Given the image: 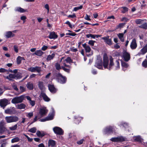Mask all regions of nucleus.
<instances>
[{
  "instance_id": "nucleus-47",
  "label": "nucleus",
  "mask_w": 147,
  "mask_h": 147,
  "mask_svg": "<svg viewBox=\"0 0 147 147\" xmlns=\"http://www.w3.org/2000/svg\"><path fill=\"white\" fill-rule=\"evenodd\" d=\"M20 140L19 139L18 137H16L13 138L11 140L12 143L17 142L19 141Z\"/></svg>"
},
{
  "instance_id": "nucleus-61",
  "label": "nucleus",
  "mask_w": 147,
  "mask_h": 147,
  "mask_svg": "<svg viewBox=\"0 0 147 147\" xmlns=\"http://www.w3.org/2000/svg\"><path fill=\"white\" fill-rule=\"evenodd\" d=\"M90 16L88 15L87 14H86L85 16L84 17V18L86 20L90 21L91 19L90 18Z\"/></svg>"
},
{
  "instance_id": "nucleus-32",
  "label": "nucleus",
  "mask_w": 147,
  "mask_h": 147,
  "mask_svg": "<svg viewBox=\"0 0 147 147\" xmlns=\"http://www.w3.org/2000/svg\"><path fill=\"white\" fill-rule=\"evenodd\" d=\"M36 134L37 136L40 137H42L45 135V134L43 132H40L39 131H37Z\"/></svg>"
},
{
  "instance_id": "nucleus-40",
  "label": "nucleus",
  "mask_w": 147,
  "mask_h": 147,
  "mask_svg": "<svg viewBox=\"0 0 147 147\" xmlns=\"http://www.w3.org/2000/svg\"><path fill=\"white\" fill-rule=\"evenodd\" d=\"M55 56V54L53 53L51 55H49L48 56L47 58V61H49L52 59Z\"/></svg>"
},
{
  "instance_id": "nucleus-25",
  "label": "nucleus",
  "mask_w": 147,
  "mask_h": 147,
  "mask_svg": "<svg viewBox=\"0 0 147 147\" xmlns=\"http://www.w3.org/2000/svg\"><path fill=\"white\" fill-rule=\"evenodd\" d=\"M118 142H121L127 140V138L122 136L117 137Z\"/></svg>"
},
{
  "instance_id": "nucleus-16",
  "label": "nucleus",
  "mask_w": 147,
  "mask_h": 147,
  "mask_svg": "<svg viewBox=\"0 0 147 147\" xmlns=\"http://www.w3.org/2000/svg\"><path fill=\"white\" fill-rule=\"evenodd\" d=\"M40 96L43 98V100L45 101L49 102L50 100V99L43 92H42L41 93Z\"/></svg>"
},
{
  "instance_id": "nucleus-56",
  "label": "nucleus",
  "mask_w": 147,
  "mask_h": 147,
  "mask_svg": "<svg viewBox=\"0 0 147 147\" xmlns=\"http://www.w3.org/2000/svg\"><path fill=\"white\" fill-rule=\"evenodd\" d=\"M65 67L63 66H61L62 69L65 71L67 73H69L70 71L69 69L65 68Z\"/></svg>"
},
{
  "instance_id": "nucleus-54",
  "label": "nucleus",
  "mask_w": 147,
  "mask_h": 147,
  "mask_svg": "<svg viewBox=\"0 0 147 147\" xmlns=\"http://www.w3.org/2000/svg\"><path fill=\"white\" fill-rule=\"evenodd\" d=\"M143 66L145 67H147V59H145L142 63Z\"/></svg>"
},
{
  "instance_id": "nucleus-55",
  "label": "nucleus",
  "mask_w": 147,
  "mask_h": 147,
  "mask_svg": "<svg viewBox=\"0 0 147 147\" xmlns=\"http://www.w3.org/2000/svg\"><path fill=\"white\" fill-rule=\"evenodd\" d=\"M86 37L88 38H89L91 37L92 38H95V36L94 35H93L91 34H89L86 35Z\"/></svg>"
},
{
  "instance_id": "nucleus-15",
  "label": "nucleus",
  "mask_w": 147,
  "mask_h": 147,
  "mask_svg": "<svg viewBox=\"0 0 147 147\" xmlns=\"http://www.w3.org/2000/svg\"><path fill=\"white\" fill-rule=\"evenodd\" d=\"M137 46V45L136 42V40L135 38L133 39L131 43L130 47L131 48L134 50L135 49Z\"/></svg>"
},
{
  "instance_id": "nucleus-17",
  "label": "nucleus",
  "mask_w": 147,
  "mask_h": 147,
  "mask_svg": "<svg viewBox=\"0 0 147 147\" xmlns=\"http://www.w3.org/2000/svg\"><path fill=\"white\" fill-rule=\"evenodd\" d=\"M121 65L122 67V69L124 71H125L126 70L127 68L129 66L128 64L127 63L122 61H121Z\"/></svg>"
},
{
  "instance_id": "nucleus-27",
  "label": "nucleus",
  "mask_w": 147,
  "mask_h": 147,
  "mask_svg": "<svg viewBox=\"0 0 147 147\" xmlns=\"http://www.w3.org/2000/svg\"><path fill=\"white\" fill-rule=\"evenodd\" d=\"M16 107V108L18 109H24L26 108V105L24 104L21 103L17 105Z\"/></svg>"
},
{
  "instance_id": "nucleus-23",
  "label": "nucleus",
  "mask_w": 147,
  "mask_h": 147,
  "mask_svg": "<svg viewBox=\"0 0 147 147\" xmlns=\"http://www.w3.org/2000/svg\"><path fill=\"white\" fill-rule=\"evenodd\" d=\"M43 54V52L41 50H39L35 51V53L33 54L32 55H35L38 56H41Z\"/></svg>"
},
{
  "instance_id": "nucleus-57",
  "label": "nucleus",
  "mask_w": 147,
  "mask_h": 147,
  "mask_svg": "<svg viewBox=\"0 0 147 147\" xmlns=\"http://www.w3.org/2000/svg\"><path fill=\"white\" fill-rule=\"evenodd\" d=\"M35 71H36L37 72H40L41 70V67H35Z\"/></svg>"
},
{
  "instance_id": "nucleus-8",
  "label": "nucleus",
  "mask_w": 147,
  "mask_h": 147,
  "mask_svg": "<svg viewBox=\"0 0 147 147\" xmlns=\"http://www.w3.org/2000/svg\"><path fill=\"white\" fill-rule=\"evenodd\" d=\"M122 57L125 61L127 62L130 59V55L125 50H124L123 52Z\"/></svg>"
},
{
  "instance_id": "nucleus-53",
  "label": "nucleus",
  "mask_w": 147,
  "mask_h": 147,
  "mask_svg": "<svg viewBox=\"0 0 147 147\" xmlns=\"http://www.w3.org/2000/svg\"><path fill=\"white\" fill-rule=\"evenodd\" d=\"M28 70L32 72L35 71V67H31L28 69Z\"/></svg>"
},
{
  "instance_id": "nucleus-13",
  "label": "nucleus",
  "mask_w": 147,
  "mask_h": 147,
  "mask_svg": "<svg viewBox=\"0 0 147 147\" xmlns=\"http://www.w3.org/2000/svg\"><path fill=\"white\" fill-rule=\"evenodd\" d=\"M47 110L46 109V108L43 107L40 109L39 111V114L41 116L45 115L47 113Z\"/></svg>"
},
{
  "instance_id": "nucleus-44",
  "label": "nucleus",
  "mask_w": 147,
  "mask_h": 147,
  "mask_svg": "<svg viewBox=\"0 0 147 147\" xmlns=\"http://www.w3.org/2000/svg\"><path fill=\"white\" fill-rule=\"evenodd\" d=\"M33 112H32L26 113V116L29 118H30L33 116Z\"/></svg>"
},
{
  "instance_id": "nucleus-14",
  "label": "nucleus",
  "mask_w": 147,
  "mask_h": 147,
  "mask_svg": "<svg viewBox=\"0 0 147 147\" xmlns=\"http://www.w3.org/2000/svg\"><path fill=\"white\" fill-rule=\"evenodd\" d=\"M102 39L104 40L105 42L109 45H112L111 40V39L109 38V36H108L102 37Z\"/></svg>"
},
{
  "instance_id": "nucleus-63",
  "label": "nucleus",
  "mask_w": 147,
  "mask_h": 147,
  "mask_svg": "<svg viewBox=\"0 0 147 147\" xmlns=\"http://www.w3.org/2000/svg\"><path fill=\"white\" fill-rule=\"evenodd\" d=\"M13 88V89L17 92H19V90L18 88H17V86L16 85H13L12 86Z\"/></svg>"
},
{
  "instance_id": "nucleus-26",
  "label": "nucleus",
  "mask_w": 147,
  "mask_h": 147,
  "mask_svg": "<svg viewBox=\"0 0 147 147\" xmlns=\"http://www.w3.org/2000/svg\"><path fill=\"white\" fill-rule=\"evenodd\" d=\"M50 91L52 93H55L56 91V90L54 87L53 85H49L48 86Z\"/></svg>"
},
{
  "instance_id": "nucleus-58",
  "label": "nucleus",
  "mask_w": 147,
  "mask_h": 147,
  "mask_svg": "<svg viewBox=\"0 0 147 147\" xmlns=\"http://www.w3.org/2000/svg\"><path fill=\"white\" fill-rule=\"evenodd\" d=\"M13 49L14 51L16 53L18 52V47L16 45H14L13 46Z\"/></svg>"
},
{
  "instance_id": "nucleus-45",
  "label": "nucleus",
  "mask_w": 147,
  "mask_h": 147,
  "mask_svg": "<svg viewBox=\"0 0 147 147\" xmlns=\"http://www.w3.org/2000/svg\"><path fill=\"white\" fill-rule=\"evenodd\" d=\"M17 124H16L13 126L9 127V129L11 131L15 130L17 129Z\"/></svg>"
},
{
  "instance_id": "nucleus-59",
  "label": "nucleus",
  "mask_w": 147,
  "mask_h": 147,
  "mask_svg": "<svg viewBox=\"0 0 147 147\" xmlns=\"http://www.w3.org/2000/svg\"><path fill=\"white\" fill-rule=\"evenodd\" d=\"M95 42V41L92 40H90L88 42V44L92 46L94 45V43Z\"/></svg>"
},
{
  "instance_id": "nucleus-1",
  "label": "nucleus",
  "mask_w": 147,
  "mask_h": 147,
  "mask_svg": "<svg viewBox=\"0 0 147 147\" xmlns=\"http://www.w3.org/2000/svg\"><path fill=\"white\" fill-rule=\"evenodd\" d=\"M103 65L105 69L111 70L114 65L115 69H118L120 68V63L119 60H116L114 65L113 63V59L110 56L108 57L107 55H104L103 58Z\"/></svg>"
},
{
  "instance_id": "nucleus-34",
  "label": "nucleus",
  "mask_w": 147,
  "mask_h": 147,
  "mask_svg": "<svg viewBox=\"0 0 147 147\" xmlns=\"http://www.w3.org/2000/svg\"><path fill=\"white\" fill-rule=\"evenodd\" d=\"M118 36L122 42H124V39L123 38L124 34L119 33L118 35Z\"/></svg>"
},
{
  "instance_id": "nucleus-31",
  "label": "nucleus",
  "mask_w": 147,
  "mask_h": 147,
  "mask_svg": "<svg viewBox=\"0 0 147 147\" xmlns=\"http://www.w3.org/2000/svg\"><path fill=\"white\" fill-rule=\"evenodd\" d=\"M75 121L76 123H79L80 121L83 118L81 117H79L78 116H75Z\"/></svg>"
},
{
  "instance_id": "nucleus-18",
  "label": "nucleus",
  "mask_w": 147,
  "mask_h": 147,
  "mask_svg": "<svg viewBox=\"0 0 147 147\" xmlns=\"http://www.w3.org/2000/svg\"><path fill=\"white\" fill-rule=\"evenodd\" d=\"M3 77L6 79H7L9 80H11L12 79H16L15 75L10 74L8 76H3Z\"/></svg>"
},
{
  "instance_id": "nucleus-64",
  "label": "nucleus",
  "mask_w": 147,
  "mask_h": 147,
  "mask_svg": "<svg viewBox=\"0 0 147 147\" xmlns=\"http://www.w3.org/2000/svg\"><path fill=\"white\" fill-rule=\"evenodd\" d=\"M48 48V46L44 45L41 48V50L43 51H45Z\"/></svg>"
},
{
  "instance_id": "nucleus-12",
  "label": "nucleus",
  "mask_w": 147,
  "mask_h": 147,
  "mask_svg": "<svg viewBox=\"0 0 147 147\" xmlns=\"http://www.w3.org/2000/svg\"><path fill=\"white\" fill-rule=\"evenodd\" d=\"M147 52V44L142 49L140 52L138 53V55L140 56V55H144Z\"/></svg>"
},
{
  "instance_id": "nucleus-38",
  "label": "nucleus",
  "mask_w": 147,
  "mask_h": 147,
  "mask_svg": "<svg viewBox=\"0 0 147 147\" xmlns=\"http://www.w3.org/2000/svg\"><path fill=\"white\" fill-rule=\"evenodd\" d=\"M135 22L136 24H141L143 23L144 20H142L141 19H137L135 20Z\"/></svg>"
},
{
  "instance_id": "nucleus-10",
  "label": "nucleus",
  "mask_w": 147,
  "mask_h": 147,
  "mask_svg": "<svg viewBox=\"0 0 147 147\" xmlns=\"http://www.w3.org/2000/svg\"><path fill=\"white\" fill-rule=\"evenodd\" d=\"M9 103L8 100L6 98L0 100V106L3 109Z\"/></svg>"
},
{
  "instance_id": "nucleus-24",
  "label": "nucleus",
  "mask_w": 147,
  "mask_h": 147,
  "mask_svg": "<svg viewBox=\"0 0 147 147\" xmlns=\"http://www.w3.org/2000/svg\"><path fill=\"white\" fill-rule=\"evenodd\" d=\"M57 37V35L54 32H52L50 33L48 37L50 39H55Z\"/></svg>"
},
{
  "instance_id": "nucleus-49",
  "label": "nucleus",
  "mask_w": 147,
  "mask_h": 147,
  "mask_svg": "<svg viewBox=\"0 0 147 147\" xmlns=\"http://www.w3.org/2000/svg\"><path fill=\"white\" fill-rule=\"evenodd\" d=\"M128 9L126 7H123L121 8V12L123 13H124L128 11Z\"/></svg>"
},
{
  "instance_id": "nucleus-41",
  "label": "nucleus",
  "mask_w": 147,
  "mask_h": 147,
  "mask_svg": "<svg viewBox=\"0 0 147 147\" xmlns=\"http://www.w3.org/2000/svg\"><path fill=\"white\" fill-rule=\"evenodd\" d=\"M142 24L139 26V27L145 29L147 28V24L146 22L144 23L143 22V23Z\"/></svg>"
},
{
  "instance_id": "nucleus-33",
  "label": "nucleus",
  "mask_w": 147,
  "mask_h": 147,
  "mask_svg": "<svg viewBox=\"0 0 147 147\" xmlns=\"http://www.w3.org/2000/svg\"><path fill=\"white\" fill-rule=\"evenodd\" d=\"M26 86L27 88L29 90H32L33 88V84L30 82L27 84Z\"/></svg>"
},
{
  "instance_id": "nucleus-36",
  "label": "nucleus",
  "mask_w": 147,
  "mask_h": 147,
  "mask_svg": "<svg viewBox=\"0 0 147 147\" xmlns=\"http://www.w3.org/2000/svg\"><path fill=\"white\" fill-rule=\"evenodd\" d=\"M26 88L25 87L21 86H20L19 90L18 92L20 93H22L26 90Z\"/></svg>"
},
{
  "instance_id": "nucleus-52",
  "label": "nucleus",
  "mask_w": 147,
  "mask_h": 147,
  "mask_svg": "<svg viewBox=\"0 0 147 147\" xmlns=\"http://www.w3.org/2000/svg\"><path fill=\"white\" fill-rule=\"evenodd\" d=\"M16 76V79H20L22 77V74L21 73H18L16 75H15Z\"/></svg>"
},
{
  "instance_id": "nucleus-35",
  "label": "nucleus",
  "mask_w": 147,
  "mask_h": 147,
  "mask_svg": "<svg viewBox=\"0 0 147 147\" xmlns=\"http://www.w3.org/2000/svg\"><path fill=\"white\" fill-rule=\"evenodd\" d=\"M7 129L4 127H0V134H2Z\"/></svg>"
},
{
  "instance_id": "nucleus-37",
  "label": "nucleus",
  "mask_w": 147,
  "mask_h": 147,
  "mask_svg": "<svg viewBox=\"0 0 147 147\" xmlns=\"http://www.w3.org/2000/svg\"><path fill=\"white\" fill-rule=\"evenodd\" d=\"M38 87L42 90H44L45 87L43 85V83L42 82H39L38 83Z\"/></svg>"
},
{
  "instance_id": "nucleus-5",
  "label": "nucleus",
  "mask_w": 147,
  "mask_h": 147,
  "mask_svg": "<svg viewBox=\"0 0 147 147\" xmlns=\"http://www.w3.org/2000/svg\"><path fill=\"white\" fill-rule=\"evenodd\" d=\"M95 66L99 69H103L102 61L101 57H98L97 58L95 63Z\"/></svg>"
},
{
  "instance_id": "nucleus-7",
  "label": "nucleus",
  "mask_w": 147,
  "mask_h": 147,
  "mask_svg": "<svg viewBox=\"0 0 147 147\" xmlns=\"http://www.w3.org/2000/svg\"><path fill=\"white\" fill-rule=\"evenodd\" d=\"M51 110L52 113L50 115H49L45 119H42L40 120L41 122H44L47 121L51 120L53 119L54 114V110L53 108H51Z\"/></svg>"
},
{
  "instance_id": "nucleus-6",
  "label": "nucleus",
  "mask_w": 147,
  "mask_h": 147,
  "mask_svg": "<svg viewBox=\"0 0 147 147\" xmlns=\"http://www.w3.org/2000/svg\"><path fill=\"white\" fill-rule=\"evenodd\" d=\"M58 81L61 84L65 83L66 81L65 77L63 76L60 73L57 74Z\"/></svg>"
},
{
  "instance_id": "nucleus-51",
  "label": "nucleus",
  "mask_w": 147,
  "mask_h": 147,
  "mask_svg": "<svg viewBox=\"0 0 147 147\" xmlns=\"http://www.w3.org/2000/svg\"><path fill=\"white\" fill-rule=\"evenodd\" d=\"M36 128L35 127H33L30 129L28 131L32 133H34L36 132Z\"/></svg>"
},
{
  "instance_id": "nucleus-46",
  "label": "nucleus",
  "mask_w": 147,
  "mask_h": 147,
  "mask_svg": "<svg viewBox=\"0 0 147 147\" xmlns=\"http://www.w3.org/2000/svg\"><path fill=\"white\" fill-rule=\"evenodd\" d=\"M22 59H23V58L20 56H19L18 57L17 59V62L18 64H20L21 63L22 60Z\"/></svg>"
},
{
  "instance_id": "nucleus-4",
  "label": "nucleus",
  "mask_w": 147,
  "mask_h": 147,
  "mask_svg": "<svg viewBox=\"0 0 147 147\" xmlns=\"http://www.w3.org/2000/svg\"><path fill=\"white\" fill-rule=\"evenodd\" d=\"M115 127L114 126L107 127L103 130L104 133L105 134H109L113 133L115 131Z\"/></svg>"
},
{
  "instance_id": "nucleus-62",
  "label": "nucleus",
  "mask_w": 147,
  "mask_h": 147,
  "mask_svg": "<svg viewBox=\"0 0 147 147\" xmlns=\"http://www.w3.org/2000/svg\"><path fill=\"white\" fill-rule=\"evenodd\" d=\"M84 141V139H82L78 141L77 142V143L78 144H79V145L83 143Z\"/></svg>"
},
{
  "instance_id": "nucleus-29",
  "label": "nucleus",
  "mask_w": 147,
  "mask_h": 147,
  "mask_svg": "<svg viewBox=\"0 0 147 147\" xmlns=\"http://www.w3.org/2000/svg\"><path fill=\"white\" fill-rule=\"evenodd\" d=\"M48 142L49 146L53 147L55 146L56 144L55 141L52 140H49Z\"/></svg>"
},
{
  "instance_id": "nucleus-39",
  "label": "nucleus",
  "mask_w": 147,
  "mask_h": 147,
  "mask_svg": "<svg viewBox=\"0 0 147 147\" xmlns=\"http://www.w3.org/2000/svg\"><path fill=\"white\" fill-rule=\"evenodd\" d=\"M134 140L136 141L140 142L141 141L142 139L140 136H134L133 138Z\"/></svg>"
},
{
  "instance_id": "nucleus-60",
  "label": "nucleus",
  "mask_w": 147,
  "mask_h": 147,
  "mask_svg": "<svg viewBox=\"0 0 147 147\" xmlns=\"http://www.w3.org/2000/svg\"><path fill=\"white\" fill-rule=\"evenodd\" d=\"M111 140L112 142H118L117 137L112 138L111 139Z\"/></svg>"
},
{
  "instance_id": "nucleus-42",
  "label": "nucleus",
  "mask_w": 147,
  "mask_h": 147,
  "mask_svg": "<svg viewBox=\"0 0 147 147\" xmlns=\"http://www.w3.org/2000/svg\"><path fill=\"white\" fill-rule=\"evenodd\" d=\"M64 60L65 61L66 63L70 64L72 63V61L69 57H68L66 59H64Z\"/></svg>"
},
{
  "instance_id": "nucleus-2",
  "label": "nucleus",
  "mask_w": 147,
  "mask_h": 147,
  "mask_svg": "<svg viewBox=\"0 0 147 147\" xmlns=\"http://www.w3.org/2000/svg\"><path fill=\"white\" fill-rule=\"evenodd\" d=\"M5 119L7 123L16 122L19 119L18 117L15 116H7L5 117Z\"/></svg>"
},
{
  "instance_id": "nucleus-3",
  "label": "nucleus",
  "mask_w": 147,
  "mask_h": 147,
  "mask_svg": "<svg viewBox=\"0 0 147 147\" xmlns=\"http://www.w3.org/2000/svg\"><path fill=\"white\" fill-rule=\"evenodd\" d=\"M24 98V95H22L18 97H16L12 99L11 102L14 104L21 103L22 102Z\"/></svg>"
},
{
  "instance_id": "nucleus-20",
  "label": "nucleus",
  "mask_w": 147,
  "mask_h": 147,
  "mask_svg": "<svg viewBox=\"0 0 147 147\" xmlns=\"http://www.w3.org/2000/svg\"><path fill=\"white\" fill-rule=\"evenodd\" d=\"M60 62H61V66H63L69 68H70V65H67L66 64L67 63H66L65 61L64 60V57H63L61 58Z\"/></svg>"
},
{
  "instance_id": "nucleus-48",
  "label": "nucleus",
  "mask_w": 147,
  "mask_h": 147,
  "mask_svg": "<svg viewBox=\"0 0 147 147\" xmlns=\"http://www.w3.org/2000/svg\"><path fill=\"white\" fill-rule=\"evenodd\" d=\"M55 67L57 70H59L62 68L60 66V65L58 63H56L55 64Z\"/></svg>"
},
{
  "instance_id": "nucleus-28",
  "label": "nucleus",
  "mask_w": 147,
  "mask_h": 147,
  "mask_svg": "<svg viewBox=\"0 0 147 147\" xmlns=\"http://www.w3.org/2000/svg\"><path fill=\"white\" fill-rule=\"evenodd\" d=\"M26 98L29 101V102L30 104L32 105V106H34L35 104V102L34 100H31V98L28 96H26Z\"/></svg>"
},
{
  "instance_id": "nucleus-30",
  "label": "nucleus",
  "mask_w": 147,
  "mask_h": 147,
  "mask_svg": "<svg viewBox=\"0 0 147 147\" xmlns=\"http://www.w3.org/2000/svg\"><path fill=\"white\" fill-rule=\"evenodd\" d=\"M119 125L121 127L122 126L125 128V129L127 128L128 127V124L124 122H121Z\"/></svg>"
},
{
  "instance_id": "nucleus-11",
  "label": "nucleus",
  "mask_w": 147,
  "mask_h": 147,
  "mask_svg": "<svg viewBox=\"0 0 147 147\" xmlns=\"http://www.w3.org/2000/svg\"><path fill=\"white\" fill-rule=\"evenodd\" d=\"M16 110L14 107H11L7 109L5 111V113L12 115L15 113Z\"/></svg>"
},
{
  "instance_id": "nucleus-21",
  "label": "nucleus",
  "mask_w": 147,
  "mask_h": 147,
  "mask_svg": "<svg viewBox=\"0 0 147 147\" xmlns=\"http://www.w3.org/2000/svg\"><path fill=\"white\" fill-rule=\"evenodd\" d=\"M82 46L84 48L86 53H89L91 51L90 47L88 45H87L86 43L83 44Z\"/></svg>"
},
{
  "instance_id": "nucleus-43",
  "label": "nucleus",
  "mask_w": 147,
  "mask_h": 147,
  "mask_svg": "<svg viewBox=\"0 0 147 147\" xmlns=\"http://www.w3.org/2000/svg\"><path fill=\"white\" fill-rule=\"evenodd\" d=\"M82 8H83L82 5H81L79 7H75L74 8L73 10V11H78L79 10L81 9H82Z\"/></svg>"
},
{
  "instance_id": "nucleus-50",
  "label": "nucleus",
  "mask_w": 147,
  "mask_h": 147,
  "mask_svg": "<svg viewBox=\"0 0 147 147\" xmlns=\"http://www.w3.org/2000/svg\"><path fill=\"white\" fill-rule=\"evenodd\" d=\"M4 72H7V74H8V71L7 70L2 68H0V73Z\"/></svg>"
},
{
  "instance_id": "nucleus-19",
  "label": "nucleus",
  "mask_w": 147,
  "mask_h": 147,
  "mask_svg": "<svg viewBox=\"0 0 147 147\" xmlns=\"http://www.w3.org/2000/svg\"><path fill=\"white\" fill-rule=\"evenodd\" d=\"M5 36L7 38H8L13 37L15 34L11 31H7L5 32Z\"/></svg>"
},
{
  "instance_id": "nucleus-22",
  "label": "nucleus",
  "mask_w": 147,
  "mask_h": 147,
  "mask_svg": "<svg viewBox=\"0 0 147 147\" xmlns=\"http://www.w3.org/2000/svg\"><path fill=\"white\" fill-rule=\"evenodd\" d=\"M15 10L16 11L19 12L20 13H24L28 11L26 9H24L20 7H16Z\"/></svg>"
},
{
  "instance_id": "nucleus-9",
  "label": "nucleus",
  "mask_w": 147,
  "mask_h": 147,
  "mask_svg": "<svg viewBox=\"0 0 147 147\" xmlns=\"http://www.w3.org/2000/svg\"><path fill=\"white\" fill-rule=\"evenodd\" d=\"M54 133L57 134L62 135L63 134V131L61 128L58 127H55L53 129Z\"/></svg>"
}]
</instances>
